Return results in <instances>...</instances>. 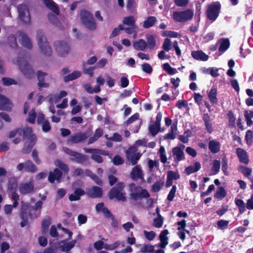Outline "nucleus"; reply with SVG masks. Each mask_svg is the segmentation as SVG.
Wrapping results in <instances>:
<instances>
[{
	"label": "nucleus",
	"mask_w": 253,
	"mask_h": 253,
	"mask_svg": "<svg viewBox=\"0 0 253 253\" xmlns=\"http://www.w3.org/2000/svg\"><path fill=\"white\" fill-rule=\"evenodd\" d=\"M42 205L41 201L37 202L34 206H32L29 203L21 202L19 212L21 219L20 225L21 227H24L28 224L29 218L33 219L38 217L41 213Z\"/></svg>",
	"instance_id": "1"
},
{
	"label": "nucleus",
	"mask_w": 253,
	"mask_h": 253,
	"mask_svg": "<svg viewBox=\"0 0 253 253\" xmlns=\"http://www.w3.org/2000/svg\"><path fill=\"white\" fill-rule=\"evenodd\" d=\"M125 184L123 182L117 183L112 187L108 194L110 200L116 199L118 201L125 202L126 200L124 189Z\"/></svg>",
	"instance_id": "2"
},
{
	"label": "nucleus",
	"mask_w": 253,
	"mask_h": 253,
	"mask_svg": "<svg viewBox=\"0 0 253 253\" xmlns=\"http://www.w3.org/2000/svg\"><path fill=\"white\" fill-rule=\"evenodd\" d=\"M129 188L130 189V198L134 201H137L143 198H148L150 196L146 189H143L139 186H136L133 183L129 184Z\"/></svg>",
	"instance_id": "3"
},
{
	"label": "nucleus",
	"mask_w": 253,
	"mask_h": 253,
	"mask_svg": "<svg viewBox=\"0 0 253 253\" xmlns=\"http://www.w3.org/2000/svg\"><path fill=\"white\" fill-rule=\"evenodd\" d=\"M37 39L38 43L42 54L45 56H50L52 54V50L47 42L46 38L44 35L42 30L37 31Z\"/></svg>",
	"instance_id": "4"
},
{
	"label": "nucleus",
	"mask_w": 253,
	"mask_h": 253,
	"mask_svg": "<svg viewBox=\"0 0 253 253\" xmlns=\"http://www.w3.org/2000/svg\"><path fill=\"white\" fill-rule=\"evenodd\" d=\"M81 20L83 24L90 30H94L97 25L93 15L89 11L83 9L80 12Z\"/></svg>",
	"instance_id": "5"
},
{
	"label": "nucleus",
	"mask_w": 253,
	"mask_h": 253,
	"mask_svg": "<svg viewBox=\"0 0 253 253\" xmlns=\"http://www.w3.org/2000/svg\"><path fill=\"white\" fill-rule=\"evenodd\" d=\"M81 20L83 24L90 30H94L97 25L93 15L89 11L83 9L80 12Z\"/></svg>",
	"instance_id": "6"
},
{
	"label": "nucleus",
	"mask_w": 253,
	"mask_h": 253,
	"mask_svg": "<svg viewBox=\"0 0 253 253\" xmlns=\"http://www.w3.org/2000/svg\"><path fill=\"white\" fill-rule=\"evenodd\" d=\"M63 149L66 154L71 157L70 160L72 162L84 164L88 161V157L87 155L73 151L68 147H64Z\"/></svg>",
	"instance_id": "7"
},
{
	"label": "nucleus",
	"mask_w": 253,
	"mask_h": 253,
	"mask_svg": "<svg viewBox=\"0 0 253 253\" xmlns=\"http://www.w3.org/2000/svg\"><path fill=\"white\" fill-rule=\"evenodd\" d=\"M221 7V4L218 1L209 5L206 12L207 18L214 21L219 16Z\"/></svg>",
	"instance_id": "8"
},
{
	"label": "nucleus",
	"mask_w": 253,
	"mask_h": 253,
	"mask_svg": "<svg viewBox=\"0 0 253 253\" xmlns=\"http://www.w3.org/2000/svg\"><path fill=\"white\" fill-rule=\"evenodd\" d=\"M18 66L21 72L28 78L31 79L34 75V70L29 63L21 57L17 59Z\"/></svg>",
	"instance_id": "9"
},
{
	"label": "nucleus",
	"mask_w": 253,
	"mask_h": 253,
	"mask_svg": "<svg viewBox=\"0 0 253 253\" xmlns=\"http://www.w3.org/2000/svg\"><path fill=\"white\" fill-rule=\"evenodd\" d=\"M53 45L58 55L61 57L66 56L71 50L70 45L65 41H56Z\"/></svg>",
	"instance_id": "10"
},
{
	"label": "nucleus",
	"mask_w": 253,
	"mask_h": 253,
	"mask_svg": "<svg viewBox=\"0 0 253 253\" xmlns=\"http://www.w3.org/2000/svg\"><path fill=\"white\" fill-rule=\"evenodd\" d=\"M193 15V10L190 9L182 11H176L173 14V19L178 22H183L191 20Z\"/></svg>",
	"instance_id": "11"
},
{
	"label": "nucleus",
	"mask_w": 253,
	"mask_h": 253,
	"mask_svg": "<svg viewBox=\"0 0 253 253\" xmlns=\"http://www.w3.org/2000/svg\"><path fill=\"white\" fill-rule=\"evenodd\" d=\"M18 16L20 20L24 24H30L31 23V16L28 6L24 4H21L17 7Z\"/></svg>",
	"instance_id": "12"
},
{
	"label": "nucleus",
	"mask_w": 253,
	"mask_h": 253,
	"mask_svg": "<svg viewBox=\"0 0 253 253\" xmlns=\"http://www.w3.org/2000/svg\"><path fill=\"white\" fill-rule=\"evenodd\" d=\"M17 169L19 171L24 169L26 172L34 173L37 171V167L31 160H29L24 163L19 164L17 166Z\"/></svg>",
	"instance_id": "13"
},
{
	"label": "nucleus",
	"mask_w": 253,
	"mask_h": 253,
	"mask_svg": "<svg viewBox=\"0 0 253 253\" xmlns=\"http://www.w3.org/2000/svg\"><path fill=\"white\" fill-rule=\"evenodd\" d=\"M130 177L133 181H137L140 179L142 182L145 181L144 173L140 165L135 166L132 168L130 173Z\"/></svg>",
	"instance_id": "14"
},
{
	"label": "nucleus",
	"mask_w": 253,
	"mask_h": 253,
	"mask_svg": "<svg viewBox=\"0 0 253 253\" xmlns=\"http://www.w3.org/2000/svg\"><path fill=\"white\" fill-rule=\"evenodd\" d=\"M185 146L183 144H179L178 146L173 147L172 149V155L175 162H179L185 159L183 149Z\"/></svg>",
	"instance_id": "15"
},
{
	"label": "nucleus",
	"mask_w": 253,
	"mask_h": 253,
	"mask_svg": "<svg viewBox=\"0 0 253 253\" xmlns=\"http://www.w3.org/2000/svg\"><path fill=\"white\" fill-rule=\"evenodd\" d=\"M135 151L136 150L132 147H130L126 152L127 159L132 165H136L141 156V154L140 153H134Z\"/></svg>",
	"instance_id": "16"
},
{
	"label": "nucleus",
	"mask_w": 253,
	"mask_h": 253,
	"mask_svg": "<svg viewBox=\"0 0 253 253\" xmlns=\"http://www.w3.org/2000/svg\"><path fill=\"white\" fill-rule=\"evenodd\" d=\"M68 240H64L58 242L57 244L61 251L66 252L65 253H70V251L74 247L76 243V240H73L71 242L67 243Z\"/></svg>",
	"instance_id": "17"
},
{
	"label": "nucleus",
	"mask_w": 253,
	"mask_h": 253,
	"mask_svg": "<svg viewBox=\"0 0 253 253\" xmlns=\"http://www.w3.org/2000/svg\"><path fill=\"white\" fill-rule=\"evenodd\" d=\"M37 76L39 81L38 85L40 90H42V88H47L49 87V83L45 82V77L48 76V74L47 73L41 70H38L37 72Z\"/></svg>",
	"instance_id": "18"
},
{
	"label": "nucleus",
	"mask_w": 253,
	"mask_h": 253,
	"mask_svg": "<svg viewBox=\"0 0 253 253\" xmlns=\"http://www.w3.org/2000/svg\"><path fill=\"white\" fill-rule=\"evenodd\" d=\"M86 195L91 198H100L103 196V190L100 187L93 186L86 191Z\"/></svg>",
	"instance_id": "19"
},
{
	"label": "nucleus",
	"mask_w": 253,
	"mask_h": 253,
	"mask_svg": "<svg viewBox=\"0 0 253 253\" xmlns=\"http://www.w3.org/2000/svg\"><path fill=\"white\" fill-rule=\"evenodd\" d=\"M87 137L88 136L85 132L77 133L74 135H71L68 139V143L71 142L73 144L78 143L84 141L86 139H87Z\"/></svg>",
	"instance_id": "20"
},
{
	"label": "nucleus",
	"mask_w": 253,
	"mask_h": 253,
	"mask_svg": "<svg viewBox=\"0 0 253 253\" xmlns=\"http://www.w3.org/2000/svg\"><path fill=\"white\" fill-rule=\"evenodd\" d=\"M12 107L13 104L10 100L0 94V110L11 111Z\"/></svg>",
	"instance_id": "21"
},
{
	"label": "nucleus",
	"mask_w": 253,
	"mask_h": 253,
	"mask_svg": "<svg viewBox=\"0 0 253 253\" xmlns=\"http://www.w3.org/2000/svg\"><path fill=\"white\" fill-rule=\"evenodd\" d=\"M62 176V171L59 169L56 168L53 171L49 172L48 179L50 183H53L55 180L60 182Z\"/></svg>",
	"instance_id": "22"
},
{
	"label": "nucleus",
	"mask_w": 253,
	"mask_h": 253,
	"mask_svg": "<svg viewBox=\"0 0 253 253\" xmlns=\"http://www.w3.org/2000/svg\"><path fill=\"white\" fill-rule=\"evenodd\" d=\"M237 155L241 163L248 164L249 159L247 152L243 149L238 148L236 149Z\"/></svg>",
	"instance_id": "23"
},
{
	"label": "nucleus",
	"mask_w": 253,
	"mask_h": 253,
	"mask_svg": "<svg viewBox=\"0 0 253 253\" xmlns=\"http://www.w3.org/2000/svg\"><path fill=\"white\" fill-rule=\"evenodd\" d=\"M209 149L212 154H216L220 151V143L216 140H210L208 143Z\"/></svg>",
	"instance_id": "24"
},
{
	"label": "nucleus",
	"mask_w": 253,
	"mask_h": 253,
	"mask_svg": "<svg viewBox=\"0 0 253 253\" xmlns=\"http://www.w3.org/2000/svg\"><path fill=\"white\" fill-rule=\"evenodd\" d=\"M169 233V232L167 229H165L161 232L159 235L160 243L158 245L160 248L164 249L168 244V237H167V235Z\"/></svg>",
	"instance_id": "25"
},
{
	"label": "nucleus",
	"mask_w": 253,
	"mask_h": 253,
	"mask_svg": "<svg viewBox=\"0 0 253 253\" xmlns=\"http://www.w3.org/2000/svg\"><path fill=\"white\" fill-rule=\"evenodd\" d=\"M217 89L216 87L213 86L209 92H208V97L210 102L214 105L217 104L218 103V99L217 98Z\"/></svg>",
	"instance_id": "26"
},
{
	"label": "nucleus",
	"mask_w": 253,
	"mask_h": 253,
	"mask_svg": "<svg viewBox=\"0 0 253 253\" xmlns=\"http://www.w3.org/2000/svg\"><path fill=\"white\" fill-rule=\"evenodd\" d=\"M85 194V191L81 188H78L75 190L74 193L69 196L70 201H76L80 200L81 197Z\"/></svg>",
	"instance_id": "27"
},
{
	"label": "nucleus",
	"mask_w": 253,
	"mask_h": 253,
	"mask_svg": "<svg viewBox=\"0 0 253 253\" xmlns=\"http://www.w3.org/2000/svg\"><path fill=\"white\" fill-rule=\"evenodd\" d=\"M34 187L31 182L22 184L19 187L20 192L22 194H27L33 192Z\"/></svg>",
	"instance_id": "28"
},
{
	"label": "nucleus",
	"mask_w": 253,
	"mask_h": 253,
	"mask_svg": "<svg viewBox=\"0 0 253 253\" xmlns=\"http://www.w3.org/2000/svg\"><path fill=\"white\" fill-rule=\"evenodd\" d=\"M192 57L198 60L206 61L209 59V56L205 53L202 50L193 51L191 52Z\"/></svg>",
	"instance_id": "29"
},
{
	"label": "nucleus",
	"mask_w": 253,
	"mask_h": 253,
	"mask_svg": "<svg viewBox=\"0 0 253 253\" xmlns=\"http://www.w3.org/2000/svg\"><path fill=\"white\" fill-rule=\"evenodd\" d=\"M45 5L56 15H59L60 10L57 4L52 0H43Z\"/></svg>",
	"instance_id": "30"
},
{
	"label": "nucleus",
	"mask_w": 253,
	"mask_h": 253,
	"mask_svg": "<svg viewBox=\"0 0 253 253\" xmlns=\"http://www.w3.org/2000/svg\"><path fill=\"white\" fill-rule=\"evenodd\" d=\"M19 35L21 37L22 44L25 47L31 49L32 48V43L28 36L23 32H20Z\"/></svg>",
	"instance_id": "31"
},
{
	"label": "nucleus",
	"mask_w": 253,
	"mask_h": 253,
	"mask_svg": "<svg viewBox=\"0 0 253 253\" xmlns=\"http://www.w3.org/2000/svg\"><path fill=\"white\" fill-rule=\"evenodd\" d=\"M201 168V165L199 162L194 163V166H189L185 169V172L190 175L194 172L199 171Z\"/></svg>",
	"instance_id": "32"
},
{
	"label": "nucleus",
	"mask_w": 253,
	"mask_h": 253,
	"mask_svg": "<svg viewBox=\"0 0 253 253\" xmlns=\"http://www.w3.org/2000/svg\"><path fill=\"white\" fill-rule=\"evenodd\" d=\"M203 120L205 125L206 129L209 133H211L213 130V128L211 122L210 116L208 113L204 114Z\"/></svg>",
	"instance_id": "33"
},
{
	"label": "nucleus",
	"mask_w": 253,
	"mask_h": 253,
	"mask_svg": "<svg viewBox=\"0 0 253 253\" xmlns=\"http://www.w3.org/2000/svg\"><path fill=\"white\" fill-rule=\"evenodd\" d=\"M133 46L136 50L144 51L147 47V42L143 39H139L133 43Z\"/></svg>",
	"instance_id": "34"
},
{
	"label": "nucleus",
	"mask_w": 253,
	"mask_h": 253,
	"mask_svg": "<svg viewBox=\"0 0 253 253\" xmlns=\"http://www.w3.org/2000/svg\"><path fill=\"white\" fill-rule=\"evenodd\" d=\"M102 151L103 152L92 154L91 156V159L97 163H102L103 162V159L101 155L107 156L109 154L107 151L102 150Z\"/></svg>",
	"instance_id": "35"
},
{
	"label": "nucleus",
	"mask_w": 253,
	"mask_h": 253,
	"mask_svg": "<svg viewBox=\"0 0 253 253\" xmlns=\"http://www.w3.org/2000/svg\"><path fill=\"white\" fill-rule=\"evenodd\" d=\"M221 42L218 48V51L220 53H223L226 51L230 46V41L227 38H223L221 39Z\"/></svg>",
	"instance_id": "36"
},
{
	"label": "nucleus",
	"mask_w": 253,
	"mask_h": 253,
	"mask_svg": "<svg viewBox=\"0 0 253 253\" xmlns=\"http://www.w3.org/2000/svg\"><path fill=\"white\" fill-rule=\"evenodd\" d=\"M157 19L154 16H149L146 20H144L143 24V27L145 29H148L152 27L156 22Z\"/></svg>",
	"instance_id": "37"
},
{
	"label": "nucleus",
	"mask_w": 253,
	"mask_h": 253,
	"mask_svg": "<svg viewBox=\"0 0 253 253\" xmlns=\"http://www.w3.org/2000/svg\"><path fill=\"white\" fill-rule=\"evenodd\" d=\"M81 76V73L78 71H75L71 74H69L68 75L64 77V81L65 82H68L74 80Z\"/></svg>",
	"instance_id": "38"
},
{
	"label": "nucleus",
	"mask_w": 253,
	"mask_h": 253,
	"mask_svg": "<svg viewBox=\"0 0 253 253\" xmlns=\"http://www.w3.org/2000/svg\"><path fill=\"white\" fill-rule=\"evenodd\" d=\"M146 39L147 40V46H148V48L152 49L156 46V42L154 36L148 34L146 36Z\"/></svg>",
	"instance_id": "39"
},
{
	"label": "nucleus",
	"mask_w": 253,
	"mask_h": 253,
	"mask_svg": "<svg viewBox=\"0 0 253 253\" xmlns=\"http://www.w3.org/2000/svg\"><path fill=\"white\" fill-rule=\"evenodd\" d=\"M228 117V126L232 128L235 127L236 118L232 111L229 110L227 113Z\"/></svg>",
	"instance_id": "40"
},
{
	"label": "nucleus",
	"mask_w": 253,
	"mask_h": 253,
	"mask_svg": "<svg viewBox=\"0 0 253 253\" xmlns=\"http://www.w3.org/2000/svg\"><path fill=\"white\" fill-rule=\"evenodd\" d=\"M226 191L224 187H219L214 194V197L217 199H222L226 197Z\"/></svg>",
	"instance_id": "41"
},
{
	"label": "nucleus",
	"mask_w": 253,
	"mask_h": 253,
	"mask_svg": "<svg viewBox=\"0 0 253 253\" xmlns=\"http://www.w3.org/2000/svg\"><path fill=\"white\" fill-rule=\"evenodd\" d=\"M21 131L20 132V136L23 135L24 138H29L31 137L33 134V130L31 127L21 128Z\"/></svg>",
	"instance_id": "42"
},
{
	"label": "nucleus",
	"mask_w": 253,
	"mask_h": 253,
	"mask_svg": "<svg viewBox=\"0 0 253 253\" xmlns=\"http://www.w3.org/2000/svg\"><path fill=\"white\" fill-rule=\"evenodd\" d=\"M220 165L221 163L219 160H214L213 161L211 169V171L212 172V174L215 175L219 172L220 168Z\"/></svg>",
	"instance_id": "43"
},
{
	"label": "nucleus",
	"mask_w": 253,
	"mask_h": 253,
	"mask_svg": "<svg viewBox=\"0 0 253 253\" xmlns=\"http://www.w3.org/2000/svg\"><path fill=\"white\" fill-rule=\"evenodd\" d=\"M123 23L125 25L130 27H135V21L132 16L125 17L123 21Z\"/></svg>",
	"instance_id": "44"
},
{
	"label": "nucleus",
	"mask_w": 253,
	"mask_h": 253,
	"mask_svg": "<svg viewBox=\"0 0 253 253\" xmlns=\"http://www.w3.org/2000/svg\"><path fill=\"white\" fill-rule=\"evenodd\" d=\"M164 185V182L163 181H157L155 182L151 187V190L154 192H159Z\"/></svg>",
	"instance_id": "45"
},
{
	"label": "nucleus",
	"mask_w": 253,
	"mask_h": 253,
	"mask_svg": "<svg viewBox=\"0 0 253 253\" xmlns=\"http://www.w3.org/2000/svg\"><path fill=\"white\" fill-rule=\"evenodd\" d=\"M161 128L160 126H157L156 124L150 125L149 126V130L151 135L153 136L156 135L160 131Z\"/></svg>",
	"instance_id": "46"
},
{
	"label": "nucleus",
	"mask_w": 253,
	"mask_h": 253,
	"mask_svg": "<svg viewBox=\"0 0 253 253\" xmlns=\"http://www.w3.org/2000/svg\"><path fill=\"white\" fill-rule=\"evenodd\" d=\"M238 170L246 177H249L252 173V169L244 166H240Z\"/></svg>",
	"instance_id": "47"
},
{
	"label": "nucleus",
	"mask_w": 253,
	"mask_h": 253,
	"mask_svg": "<svg viewBox=\"0 0 253 253\" xmlns=\"http://www.w3.org/2000/svg\"><path fill=\"white\" fill-rule=\"evenodd\" d=\"M55 165L59 167L65 173H68L69 170V167L67 165L64 163L63 162L59 160H57L55 162Z\"/></svg>",
	"instance_id": "48"
},
{
	"label": "nucleus",
	"mask_w": 253,
	"mask_h": 253,
	"mask_svg": "<svg viewBox=\"0 0 253 253\" xmlns=\"http://www.w3.org/2000/svg\"><path fill=\"white\" fill-rule=\"evenodd\" d=\"M164 70L169 75H172L176 74L177 71L175 68L171 67L168 63L163 64Z\"/></svg>",
	"instance_id": "49"
},
{
	"label": "nucleus",
	"mask_w": 253,
	"mask_h": 253,
	"mask_svg": "<svg viewBox=\"0 0 253 253\" xmlns=\"http://www.w3.org/2000/svg\"><path fill=\"white\" fill-rule=\"evenodd\" d=\"M221 169L225 175H228V159L226 156L222 158L221 160Z\"/></svg>",
	"instance_id": "50"
},
{
	"label": "nucleus",
	"mask_w": 253,
	"mask_h": 253,
	"mask_svg": "<svg viewBox=\"0 0 253 253\" xmlns=\"http://www.w3.org/2000/svg\"><path fill=\"white\" fill-rule=\"evenodd\" d=\"M8 42L10 47L15 48L17 47V42L15 36L14 35H11L8 37Z\"/></svg>",
	"instance_id": "51"
},
{
	"label": "nucleus",
	"mask_w": 253,
	"mask_h": 253,
	"mask_svg": "<svg viewBox=\"0 0 253 253\" xmlns=\"http://www.w3.org/2000/svg\"><path fill=\"white\" fill-rule=\"evenodd\" d=\"M164 222V218L161 214L153 220V226L156 228H160L162 226Z\"/></svg>",
	"instance_id": "52"
},
{
	"label": "nucleus",
	"mask_w": 253,
	"mask_h": 253,
	"mask_svg": "<svg viewBox=\"0 0 253 253\" xmlns=\"http://www.w3.org/2000/svg\"><path fill=\"white\" fill-rule=\"evenodd\" d=\"M229 221L228 220L220 219L217 222V228L220 230L228 228Z\"/></svg>",
	"instance_id": "53"
},
{
	"label": "nucleus",
	"mask_w": 253,
	"mask_h": 253,
	"mask_svg": "<svg viewBox=\"0 0 253 253\" xmlns=\"http://www.w3.org/2000/svg\"><path fill=\"white\" fill-rule=\"evenodd\" d=\"M17 188V184L14 181H9L7 184V191L9 192H16Z\"/></svg>",
	"instance_id": "54"
},
{
	"label": "nucleus",
	"mask_w": 253,
	"mask_h": 253,
	"mask_svg": "<svg viewBox=\"0 0 253 253\" xmlns=\"http://www.w3.org/2000/svg\"><path fill=\"white\" fill-rule=\"evenodd\" d=\"M50 224V218H45L44 219L42 223V234L45 233L47 231L48 228Z\"/></svg>",
	"instance_id": "55"
},
{
	"label": "nucleus",
	"mask_w": 253,
	"mask_h": 253,
	"mask_svg": "<svg viewBox=\"0 0 253 253\" xmlns=\"http://www.w3.org/2000/svg\"><path fill=\"white\" fill-rule=\"evenodd\" d=\"M37 117V113L34 109H32L28 114L27 121L31 124H34Z\"/></svg>",
	"instance_id": "56"
},
{
	"label": "nucleus",
	"mask_w": 253,
	"mask_h": 253,
	"mask_svg": "<svg viewBox=\"0 0 253 253\" xmlns=\"http://www.w3.org/2000/svg\"><path fill=\"white\" fill-rule=\"evenodd\" d=\"M167 177L171 179V180H177L180 178V174L178 172H175L172 170L168 171Z\"/></svg>",
	"instance_id": "57"
},
{
	"label": "nucleus",
	"mask_w": 253,
	"mask_h": 253,
	"mask_svg": "<svg viewBox=\"0 0 253 253\" xmlns=\"http://www.w3.org/2000/svg\"><path fill=\"white\" fill-rule=\"evenodd\" d=\"M171 43L170 40L169 38H166L164 40V42L162 45V47L164 50L169 51L171 49Z\"/></svg>",
	"instance_id": "58"
},
{
	"label": "nucleus",
	"mask_w": 253,
	"mask_h": 253,
	"mask_svg": "<svg viewBox=\"0 0 253 253\" xmlns=\"http://www.w3.org/2000/svg\"><path fill=\"white\" fill-rule=\"evenodd\" d=\"M141 69L144 72L148 74H151L153 71L152 67L149 63H145L142 64Z\"/></svg>",
	"instance_id": "59"
},
{
	"label": "nucleus",
	"mask_w": 253,
	"mask_h": 253,
	"mask_svg": "<svg viewBox=\"0 0 253 253\" xmlns=\"http://www.w3.org/2000/svg\"><path fill=\"white\" fill-rule=\"evenodd\" d=\"M176 188H176V185H174L172 186V188L170 190V191L168 195V197H167V200L169 201L170 202L173 200V199L175 197Z\"/></svg>",
	"instance_id": "60"
},
{
	"label": "nucleus",
	"mask_w": 253,
	"mask_h": 253,
	"mask_svg": "<svg viewBox=\"0 0 253 253\" xmlns=\"http://www.w3.org/2000/svg\"><path fill=\"white\" fill-rule=\"evenodd\" d=\"M163 37H168L170 38H178L179 37V34L172 31H166L162 35Z\"/></svg>",
	"instance_id": "61"
},
{
	"label": "nucleus",
	"mask_w": 253,
	"mask_h": 253,
	"mask_svg": "<svg viewBox=\"0 0 253 253\" xmlns=\"http://www.w3.org/2000/svg\"><path fill=\"white\" fill-rule=\"evenodd\" d=\"M124 29V28L123 26L122 25H119L117 28H115L113 29L112 33L110 36V38H113L117 36L119 34L120 31L121 30H123Z\"/></svg>",
	"instance_id": "62"
},
{
	"label": "nucleus",
	"mask_w": 253,
	"mask_h": 253,
	"mask_svg": "<svg viewBox=\"0 0 253 253\" xmlns=\"http://www.w3.org/2000/svg\"><path fill=\"white\" fill-rule=\"evenodd\" d=\"M144 234L146 239L149 241L153 240L156 235V233L153 231L148 232L144 230Z\"/></svg>",
	"instance_id": "63"
},
{
	"label": "nucleus",
	"mask_w": 253,
	"mask_h": 253,
	"mask_svg": "<svg viewBox=\"0 0 253 253\" xmlns=\"http://www.w3.org/2000/svg\"><path fill=\"white\" fill-rule=\"evenodd\" d=\"M113 162L115 165L118 166L122 165L124 163V161L120 156L116 155L114 157Z\"/></svg>",
	"instance_id": "64"
}]
</instances>
